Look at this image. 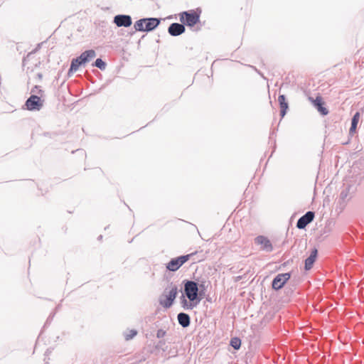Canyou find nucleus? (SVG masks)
I'll return each instance as SVG.
<instances>
[{
	"label": "nucleus",
	"mask_w": 364,
	"mask_h": 364,
	"mask_svg": "<svg viewBox=\"0 0 364 364\" xmlns=\"http://www.w3.org/2000/svg\"><path fill=\"white\" fill-rule=\"evenodd\" d=\"M184 292L188 300L183 299V307L186 309H193L200 301L198 297V284L193 281L186 282L184 284Z\"/></svg>",
	"instance_id": "nucleus-1"
},
{
	"label": "nucleus",
	"mask_w": 364,
	"mask_h": 364,
	"mask_svg": "<svg viewBox=\"0 0 364 364\" xmlns=\"http://www.w3.org/2000/svg\"><path fill=\"white\" fill-rule=\"evenodd\" d=\"M178 294V289L175 284H171L167 287L159 299L161 306L165 309L170 308Z\"/></svg>",
	"instance_id": "nucleus-2"
},
{
	"label": "nucleus",
	"mask_w": 364,
	"mask_h": 364,
	"mask_svg": "<svg viewBox=\"0 0 364 364\" xmlns=\"http://www.w3.org/2000/svg\"><path fill=\"white\" fill-rule=\"evenodd\" d=\"M200 11L191 10L179 14L180 21L188 26H194L200 21Z\"/></svg>",
	"instance_id": "nucleus-3"
},
{
	"label": "nucleus",
	"mask_w": 364,
	"mask_h": 364,
	"mask_svg": "<svg viewBox=\"0 0 364 364\" xmlns=\"http://www.w3.org/2000/svg\"><path fill=\"white\" fill-rule=\"evenodd\" d=\"M193 255H195V253H191L173 258L167 263L166 268L169 271L175 272L178 270L184 263L188 261Z\"/></svg>",
	"instance_id": "nucleus-4"
},
{
	"label": "nucleus",
	"mask_w": 364,
	"mask_h": 364,
	"mask_svg": "<svg viewBox=\"0 0 364 364\" xmlns=\"http://www.w3.org/2000/svg\"><path fill=\"white\" fill-rule=\"evenodd\" d=\"M290 277L291 275L289 273L279 274L272 282V288L276 290L280 289Z\"/></svg>",
	"instance_id": "nucleus-5"
},
{
	"label": "nucleus",
	"mask_w": 364,
	"mask_h": 364,
	"mask_svg": "<svg viewBox=\"0 0 364 364\" xmlns=\"http://www.w3.org/2000/svg\"><path fill=\"white\" fill-rule=\"evenodd\" d=\"M309 100L322 115H327L328 114V110L324 107L325 102L321 96H317L315 99L309 97Z\"/></svg>",
	"instance_id": "nucleus-6"
},
{
	"label": "nucleus",
	"mask_w": 364,
	"mask_h": 364,
	"mask_svg": "<svg viewBox=\"0 0 364 364\" xmlns=\"http://www.w3.org/2000/svg\"><path fill=\"white\" fill-rule=\"evenodd\" d=\"M314 218V213L311 211L307 212L304 215L301 217L297 221L296 227L299 229L304 228Z\"/></svg>",
	"instance_id": "nucleus-7"
},
{
	"label": "nucleus",
	"mask_w": 364,
	"mask_h": 364,
	"mask_svg": "<svg viewBox=\"0 0 364 364\" xmlns=\"http://www.w3.org/2000/svg\"><path fill=\"white\" fill-rule=\"evenodd\" d=\"M114 22L119 27H129L132 25V18L127 15H117L114 17Z\"/></svg>",
	"instance_id": "nucleus-8"
},
{
	"label": "nucleus",
	"mask_w": 364,
	"mask_h": 364,
	"mask_svg": "<svg viewBox=\"0 0 364 364\" xmlns=\"http://www.w3.org/2000/svg\"><path fill=\"white\" fill-rule=\"evenodd\" d=\"M255 243L261 246L263 250L270 252L272 250V245L267 237L264 236H258L255 238Z\"/></svg>",
	"instance_id": "nucleus-9"
},
{
	"label": "nucleus",
	"mask_w": 364,
	"mask_h": 364,
	"mask_svg": "<svg viewBox=\"0 0 364 364\" xmlns=\"http://www.w3.org/2000/svg\"><path fill=\"white\" fill-rule=\"evenodd\" d=\"M26 105L30 110L39 109L41 106V98L36 95H32L27 100Z\"/></svg>",
	"instance_id": "nucleus-10"
},
{
	"label": "nucleus",
	"mask_w": 364,
	"mask_h": 364,
	"mask_svg": "<svg viewBox=\"0 0 364 364\" xmlns=\"http://www.w3.org/2000/svg\"><path fill=\"white\" fill-rule=\"evenodd\" d=\"M185 32V26L183 24L173 23L168 27V33L173 36H176Z\"/></svg>",
	"instance_id": "nucleus-11"
},
{
	"label": "nucleus",
	"mask_w": 364,
	"mask_h": 364,
	"mask_svg": "<svg viewBox=\"0 0 364 364\" xmlns=\"http://www.w3.org/2000/svg\"><path fill=\"white\" fill-rule=\"evenodd\" d=\"M96 56L95 51L94 50H88L83 52L80 56V59L83 65L90 61Z\"/></svg>",
	"instance_id": "nucleus-12"
},
{
	"label": "nucleus",
	"mask_w": 364,
	"mask_h": 364,
	"mask_svg": "<svg viewBox=\"0 0 364 364\" xmlns=\"http://www.w3.org/2000/svg\"><path fill=\"white\" fill-rule=\"evenodd\" d=\"M145 20L144 28L146 31H150L154 29L160 23V21L158 18H144Z\"/></svg>",
	"instance_id": "nucleus-13"
},
{
	"label": "nucleus",
	"mask_w": 364,
	"mask_h": 364,
	"mask_svg": "<svg viewBox=\"0 0 364 364\" xmlns=\"http://www.w3.org/2000/svg\"><path fill=\"white\" fill-rule=\"evenodd\" d=\"M317 257V250L314 249L310 255V256L306 259L305 260V269L309 270L312 268L314 263L316 261Z\"/></svg>",
	"instance_id": "nucleus-14"
},
{
	"label": "nucleus",
	"mask_w": 364,
	"mask_h": 364,
	"mask_svg": "<svg viewBox=\"0 0 364 364\" xmlns=\"http://www.w3.org/2000/svg\"><path fill=\"white\" fill-rule=\"evenodd\" d=\"M278 102L279 103V106H280V109H281L280 114H281L282 117H284V116L286 114L287 110L289 107L288 103L286 101L285 96L284 95H279L278 97Z\"/></svg>",
	"instance_id": "nucleus-15"
},
{
	"label": "nucleus",
	"mask_w": 364,
	"mask_h": 364,
	"mask_svg": "<svg viewBox=\"0 0 364 364\" xmlns=\"http://www.w3.org/2000/svg\"><path fill=\"white\" fill-rule=\"evenodd\" d=\"M178 321L183 327H187L190 324V317L188 314L180 313L178 315Z\"/></svg>",
	"instance_id": "nucleus-16"
},
{
	"label": "nucleus",
	"mask_w": 364,
	"mask_h": 364,
	"mask_svg": "<svg viewBox=\"0 0 364 364\" xmlns=\"http://www.w3.org/2000/svg\"><path fill=\"white\" fill-rule=\"evenodd\" d=\"M82 63L81 62L80 58H77L75 59H73L70 65V68L68 71V75H70L71 73H73L74 72L77 71L80 66L82 65Z\"/></svg>",
	"instance_id": "nucleus-17"
},
{
	"label": "nucleus",
	"mask_w": 364,
	"mask_h": 364,
	"mask_svg": "<svg viewBox=\"0 0 364 364\" xmlns=\"http://www.w3.org/2000/svg\"><path fill=\"white\" fill-rule=\"evenodd\" d=\"M360 114L357 112L352 118L351 127L350 128V134H354L357 129V125L360 119Z\"/></svg>",
	"instance_id": "nucleus-18"
},
{
	"label": "nucleus",
	"mask_w": 364,
	"mask_h": 364,
	"mask_svg": "<svg viewBox=\"0 0 364 364\" xmlns=\"http://www.w3.org/2000/svg\"><path fill=\"white\" fill-rule=\"evenodd\" d=\"M145 23H146V22H145V20H144V18L140 19L135 23L134 28L136 31H146V30L144 28Z\"/></svg>",
	"instance_id": "nucleus-19"
},
{
	"label": "nucleus",
	"mask_w": 364,
	"mask_h": 364,
	"mask_svg": "<svg viewBox=\"0 0 364 364\" xmlns=\"http://www.w3.org/2000/svg\"><path fill=\"white\" fill-rule=\"evenodd\" d=\"M230 345L232 346L235 349L237 350L240 348L241 346V341L238 338H233L230 341Z\"/></svg>",
	"instance_id": "nucleus-20"
},
{
	"label": "nucleus",
	"mask_w": 364,
	"mask_h": 364,
	"mask_svg": "<svg viewBox=\"0 0 364 364\" xmlns=\"http://www.w3.org/2000/svg\"><path fill=\"white\" fill-rule=\"evenodd\" d=\"M137 331L134 329L129 330L127 333L124 334V338L126 341L131 340L135 336H136Z\"/></svg>",
	"instance_id": "nucleus-21"
},
{
	"label": "nucleus",
	"mask_w": 364,
	"mask_h": 364,
	"mask_svg": "<svg viewBox=\"0 0 364 364\" xmlns=\"http://www.w3.org/2000/svg\"><path fill=\"white\" fill-rule=\"evenodd\" d=\"M95 65L102 70H105L106 68L105 63L100 58H97L95 60Z\"/></svg>",
	"instance_id": "nucleus-22"
},
{
	"label": "nucleus",
	"mask_w": 364,
	"mask_h": 364,
	"mask_svg": "<svg viewBox=\"0 0 364 364\" xmlns=\"http://www.w3.org/2000/svg\"><path fill=\"white\" fill-rule=\"evenodd\" d=\"M166 335V331L163 329H159L156 332V337L158 338H164Z\"/></svg>",
	"instance_id": "nucleus-23"
}]
</instances>
